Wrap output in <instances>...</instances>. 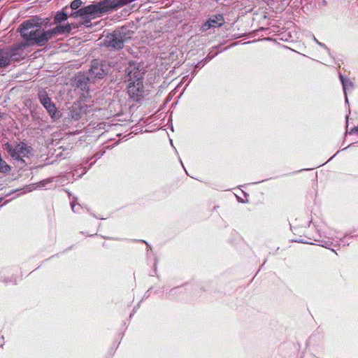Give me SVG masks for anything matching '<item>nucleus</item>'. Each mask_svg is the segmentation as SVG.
<instances>
[{
    "label": "nucleus",
    "instance_id": "f03ea898",
    "mask_svg": "<svg viewBox=\"0 0 358 358\" xmlns=\"http://www.w3.org/2000/svg\"><path fill=\"white\" fill-rule=\"evenodd\" d=\"M143 73L138 69H134L128 72L127 92L134 101H138L143 95Z\"/></svg>",
    "mask_w": 358,
    "mask_h": 358
},
{
    "label": "nucleus",
    "instance_id": "aec40b11",
    "mask_svg": "<svg viewBox=\"0 0 358 358\" xmlns=\"http://www.w3.org/2000/svg\"><path fill=\"white\" fill-rule=\"evenodd\" d=\"M313 39L317 44L320 42L315 36H313Z\"/></svg>",
    "mask_w": 358,
    "mask_h": 358
},
{
    "label": "nucleus",
    "instance_id": "20e7f679",
    "mask_svg": "<svg viewBox=\"0 0 358 358\" xmlns=\"http://www.w3.org/2000/svg\"><path fill=\"white\" fill-rule=\"evenodd\" d=\"M5 148L13 159L22 161L23 162H24L22 158L28 157L31 152V148L23 142L15 145L6 143L5 144Z\"/></svg>",
    "mask_w": 358,
    "mask_h": 358
},
{
    "label": "nucleus",
    "instance_id": "dca6fc26",
    "mask_svg": "<svg viewBox=\"0 0 358 358\" xmlns=\"http://www.w3.org/2000/svg\"><path fill=\"white\" fill-rule=\"evenodd\" d=\"M70 17H72L73 18H77L78 17H80V9L76 10V11H73L71 13L70 15Z\"/></svg>",
    "mask_w": 358,
    "mask_h": 358
},
{
    "label": "nucleus",
    "instance_id": "f8f14e48",
    "mask_svg": "<svg viewBox=\"0 0 358 358\" xmlns=\"http://www.w3.org/2000/svg\"><path fill=\"white\" fill-rule=\"evenodd\" d=\"M68 19V15L64 12H57L54 17L55 24H60Z\"/></svg>",
    "mask_w": 358,
    "mask_h": 358
},
{
    "label": "nucleus",
    "instance_id": "ddd939ff",
    "mask_svg": "<svg viewBox=\"0 0 358 358\" xmlns=\"http://www.w3.org/2000/svg\"><path fill=\"white\" fill-rule=\"evenodd\" d=\"M82 3L81 0H73L70 4V7L72 10H77Z\"/></svg>",
    "mask_w": 358,
    "mask_h": 358
},
{
    "label": "nucleus",
    "instance_id": "9d476101",
    "mask_svg": "<svg viewBox=\"0 0 358 358\" xmlns=\"http://www.w3.org/2000/svg\"><path fill=\"white\" fill-rule=\"evenodd\" d=\"M80 17L85 18L87 16L100 13L98 4H91L80 8Z\"/></svg>",
    "mask_w": 358,
    "mask_h": 358
},
{
    "label": "nucleus",
    "instance_id": "7ed1b4c3",
    "mask_svg": "<svg viewBox=\"0 0 358 358\" xmlns=\"http://www.w3.org/2000/svg\"><path fill=\"white\" fill-rule=\"evenodd\" d=\"M132 33L127 27H121L107 35L104 39L106 47L113 49H122L124 43L131 38Z\"/></svg>",
    "mask_w": 358,
    "mask_h": 358
},
{
    "label": "nucleus",
    "instance_id": "f3484780",
    "mask_svg": "<svg viewBox=\"0 0 358 358\" xmlns=\"http://www.w3.org/2000/svg\"><path fill=\"white\" fill-rule=\"evenodd\" d=\"M71 208H72V210H73V212H78V211L79 206L77 208L76 205L73 202H71Z\"/></svg>",
    "mask_w": 358,
    "mask_h": 358
},
{
    "label": "nucleus",
    "instance_id": "f257e3e1",
    "mask_svg": "<svg viewBox=\"0 0 358 358\" xmlns=\"http://www.w3.org/2000/svg\"><path fill=\"white\" fill-rule=\"evenodd\" d=\"M18 30L29 45L42 47L51 39L49 29H43L41 23L36 19L24 21L20 24Z\"/></svg>",
    "mask_w": 358,
    "mask_h": 358
},
{
    "label": "nucleus",
    "instance_id": "39448f33",
    "mask_svg": "<svg viewBox=\"0 0 358 358\" xmlns=\"http://www.w3.org/2000/svg\"><path fill=\"white\" fill-rule=\"evenodd\" d=\"M24 45L22 43L14 44L10 48L1 49V52H3L7 57L8 66L10 65V61H20L24 57L23 48Z\"/></svg>",
    "mask_w": 358,
    "mask_h": 358
},
{
    "label": "nucleus",
    "instance_id": "6e6552de",
    "mask_svg": "<svg viewBox=\"0 0 358 358\" xmlns=\"http://www.w3.org/2000/svg\"><path fill=\"white\" fill-rule=\"evenodd\" d=\"M224 17L222 15H213L202 25V30L207 31L212 27H221L224 24Z\"/></svg>",
    "mask_w": 358,
    "mask_h": 358
},
{
    "label": "nucleus",
    "instance_id": "0eeeda50",
    "mask_svg": "<svg viewBox=\"0 0 358 358\" xmlns=\"http://www.w3.org/2000/svg\"><path fill=\"white\" fill-rule=\"evenodd\" d=\"M98 4L100 13H107L116 10L120 7L126 5L124 0H104Z\"/></svg>",
    "mask_w": 358,
    "mask_h": 358
},
{
    "label": "nucleus",
    "instance_id": "9b49d317",
    "mask_svg": "<svg viewBox=\"0 0 358 358\" xmlns=\"http://www.w3.org/2000/svg\"><path fill=\"white\" fill-rule=\"evenodd\" d=\"M339 78L343 85V89L345 96V102L348 103L347 91L352 90L354 88V84L349 78H344L341 74H340Z\"/></svg>",
    "mask_w": 358,
    "mask_h": 358
},
{
    "label": "nucleus",
    "instance_id": "2eb2a0df",
    "mask_svg": "<svg viewBox=\"0 0 358 358\" xmlns=\"http://www.w3.org/2000/svg\"><path fill=\"white\" fill-rule=\"evenodd\" d=\"M52 181V178H48V179H46V180H43L42 181H41L38 184V187H43L45 186V185L51 182Z\"/></svg>",
    "mask_w": 358,
    "mask_h": 358
},
{
    "label": "nucleus",
    "instance_id": "6ab92c4d",
    "mask_svg": "<svg viewBox=\"0 0 358 358\" xmlns=\"http://www.w3.org/2000/svg\"><path fill=\"white\" fill-rule=\"evenodd\" d=\"M330 245L331 244H329L327 242H326L324 244H322V246L327 248L328 246Z\"/></svg>",
    "mask_w": 358,
    "mask_h": 358
},
{
    "label": "nucleus",
    "instance_id": "a211bd4d",
    "mask_svg": "<svg viewBox=\"0 0 358 358\" xmlns=\"http://www.w3.org/2000/svg\"><path fill=\"white\" fill-rule=\"evenodd\" d=\"M317 45H319L320 47H322V48H324V49L327 50L328 51L329 50L327 48V45H326L325 44H324V43H321V42H319V43H317Z\"/></svg>",
    "mask_w": 358,
    "mask_h": 358
},
{
    "label": "nucleus",
    "instance_id": "1a4fd4ad",
    "mask_svg": "<svg viewBox=\"0 0 358 358\" xmlns=\"http://www.w3.org/2000/svg\"><path fill=\"white\" fill-rule=\"evenodd\" d=\"M72 30L71 24L67 23L64 25L58 24L55 27L49 29L51 39L60 34H69Z\"/></svg>",
    "mask_w": 358,
    "mask_h": 358
},
{
    "label": "nucleus",
    "instance_id": "4be33fe9",
    "mask_svg": "<svg viewBox=\"0 0 358 358\" xmlns=\"http://www.w3.org/2000/svg\"><path fill=\"white\" fill-rule=\"evenodd\" d=\"M2 201V199H0V203Z\"/></svg>",
    "mask_w": 358,
    "mask_h": 358
},
{
    "label": "nucleus",
    "instance_id": "412c9836",
    "mask_svg": "<svg viewBox=\"0 0 358 358\" xmlns=\"http://www.w3.org/2000/svg\"><path fill=\"white\" fill-rule=\"evenodd\" d=\"M88 22H89V21H86V20H85V22H84V23L86 24V26H87V27H89V24H88Z\"/></svg>",
    "mask_w": 358,
    "mask_h": 358
},
{
    "label": "nucleus",
    "instance_id": "423d86ee",
    "mask_svg": "<svg viewBox=\"0 0 358 358\" xmlns=\"http://www.w3.org/2000/svg\"><path fill=\"white\" fill-rule=\"evenodd\" d=\"M38 96L41 103L46 109L49 115L52 117H55L57 113V108L55 105L51 101L48 92L43 89L40 90L38 93Z\"/></svg>",
    "mask_w": 358,
    "mask_h": 358
},
{
    "label": "nucleus",
    "instance_id": "4468645a",
    "mask_svg": "<svg viewBox=\"0 0 358 358\" xmlns=\"http://www.w3.org/2000/svg\"><path fill=\"white\" fill-rule=\"evenodd\" d=\"M76 85L78 87L81 88L82 90H85L87 86V81H85V79H78L76 81Z\"/></svg>",
    "mask_w": 358,
    "mask_h": 358
}]
</instances>
